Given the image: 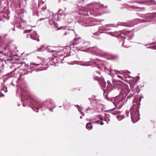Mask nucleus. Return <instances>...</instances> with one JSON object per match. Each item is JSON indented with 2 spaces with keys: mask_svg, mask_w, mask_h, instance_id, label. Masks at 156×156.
I'll use <instances>...</instances> for the list:
<instances>
[{
  "mask_svg": "<svg viewBox=\"0 0 156 156\" xmlns=\"http://www.w3.org/2000/svg\"><path fill=\"white\" fill-rule=\"evenodd\" d=\"M139 106L137 104L133 105L131 109V117L133 122H136L138 120V115L139 114L138 109Z\"/></svg>",
  "mask_w": 156,
  "mask_h": 156,
  "instance_id": "nucleus-1",
  "label": "nucleus"
},
{
  "mask_svg": "<svg viewBox=\"0 0 156 156\" xmlns=\"http://www.w3.org/2000/svg\"><path fill=\"white\" fill-rule=\"evenodd\" d=\"M24 91L25 93L23 92V91H22L21 95H22V101H23L24 99H27L28 100H30V102L32 103V99L30 96L29 95L27 92H26L25 90Z\"/></svg>",
  "mask_w": 156,
  "mask_h": 156,
  "instance_id": "nucleus-2",
  "label": "nucleus"
},
{
  "mask_svg": "<svg viewBox=\"0 0 156 156\" xmlns=\"http://www.w3.org/2000/svg\"><path fill=\"white\" fill-rule=\"evenodd\" d=\"M38 8L42 11H44L46 9V5L44 2L42 0L39 1Z\"/></svg>",
  "mask_w": 156,
  "mask_h": 156,
  "instance_id": "nucleus-3",
  "label": "nucleus"
},
{
  "mask_svg": "<svg viewBox=\"0 0 156 156\" xmlns=\"http://www.w3.org/2000/svg\"><path fill=\"white\" fill-rule=\"evenodd\" d=\"M83 42V41L80 38H74L71 43V45H76L79 43Z\"/></svg>",
  "mask_w": 156,
  "mask_h": 156,
  "instance_id": "nucleus-4",
  "label": "nucleus"
},
{
  "mask_svg": "<svg viewBox=\"0 0 156 156\" xmlns=\"http://www.w3.org/2000/svg\"><path fill=\"white\" fill-rule=\"evenodd\" d=\"M20 67H21L20 70H25L27 69V68L29 67V66L28 65L26 64V63L23 62H22L21 63H20Z\"/></svg>",
  "mask_w": 156,
  "mask_h": 156,
  "instance_id": "nucleus-5",
  "label": "nucleus"
},
{
  "mask_svg": "<svg viewBox=\"0 0 156 156\" xmlns=\"http://www.w3.org/2000/svg\"><path fill=\"white\" fill-rule=\"evenodd\" d=\"M42 14L45 15V17L40 19L39 20H40L41 21L42 20H44L49 18L50 15L48 11L47 10H46L45 12H43Z\"/></svg>",
  "mask_w": 156,
  "mask_h": 156,
  "instance_id": "nucleus-6",
  "label": "nucleus"
},
{
  "mask_svg": "<svg viewBox=\"0 0 156 156\" xmlns=\"http://www.w3.org/2000/svg\"><path fill=\"white\" fill-rule=\"evenodd\" d=\"M92 123V122H89L87 123L86 125V127L89 130L91 129L92 128V127L91 124Z\"/></svg>",
  "mask_w": 156,
  "mask_h": 156,
  "instance_id": "nucleus-7",
  "label": "nucleus"
},
{
  "mask_svg": "<svg viewBox=\"0 0 156 156\" xmlns=\"http://www.w3.org/2000/svg\"><path fill=\"white\" fill-rule=\"evenodd\" d=\"M74 34V30H69L65 32V35H66L69 34L72 35L73 34Z\"/></svg>",
  "mask_w": 156,
  "mask_h": 156,
  "instance_id": "nucleus-8",
  "label": "nucleus"
},
{
  "mask_svg": "<svg viewBox=\"0 0 156 156\" xmlns=\"http://www.w3.org/2000/svg\"><path fill=\"white\" fill-rule=\"evenodd\" d=\"M97 80L99 81V82L101 81V83L102 85H103L105 84L104 79H96Z\"/></svg>",
  "mask_w": 156,
  "mask_h": 156,
  "instance_id": "nucleus-9",
  "label": "nucleus"
},
{
  "mask_svg": "<svg viewBox=\"0 0 156 156\" xmlns=\"http://www.w3.org/2000/svg\"><path fill=\"white\" fill-rule=\"evenodd\" d=\"M60 52H58L56 54H55L54 55V57H55L56 58V59H57V58H58L59 56H60L62 55H60Z\"/></svg>",
  "mask_w": 156,
  "mask_h": 156,
  "instance_id": "nucleus-10",
  "label": "nucleus"
},
{
  "mask_svg": "<svg viewBox=\"0 0 156 156\" xmlns=\"http://www.w3.org/2000/svg\"><path fill=\"white\" fill-rule=\"evenodd\" d=\"M45 49V47L44 45H42L40 48H39L37 50V51H41L42 50H43Z\"/></svg>",
  "mask_w": 156,
  "mask_h": 156,
  "instance_id": "nucleus-11",
  "label": "nucleus"
},
{
  "mask_svg": "<svg viewBox=\"0 0 156 156\" xmlns=\"http://www.w3.org/2000/svg\"><path fill=\"white\" fill-rule=\"evenodd\" d=\"M38 12L37 10H36L33 13V15L34 16H38Z\"/></svg>",
  "mask_w": 156,
  "mask_h": 156,
  "instance_id": "nucleus-12",
  "label": "nucleus"
},
{
  "mask_svg": "<svg viewBox=\"0 0 156 156\" xmlns=\"http://www.w3.org/2000/svg\"><path fill=\"white\" fill-rule=\"evenodd\" d=\"M31 31V30H26L24 31V33H29Z\"/></svg>",
  "mask_w": 156,
  "mask_h": 156,
  "instance_id": "nucleus-13",
  "label": "nucleus"
},
{
  "mask_svg": "<svg viewBox=\"0 0 156 156\" xmlns=\"http://www.w3.org/2000/svg\"><path fill=\"white\" fill-rule=\"evenodd\" d=\"M113 82H114V84H119V82H121V83H122L123 82H121V81H118V82H117V83H115V82H116V81H115L114 80H113Z\"/></svg>",
  "mask_w": 156,
  "mask_h": 156,
  "instance_id": "nucleus-14",
  "label": "nucleus"
},
{
  "mask_svg": "<svg viewBox=\"0 0 156 156\" xmlns=\"http://www.w3.org/2000/svg\"><path fill=\"white\" fill-rule=\"evenodd\" d=\"M128 76L129 78H135L134 77H133L131 76ZM136 78H140V77L138 76H137V77H136Z\"/></svg>",
  "mask_w": 156,
  "mask_h": 156,
  "instance_id": "nucleus-15",
  "label": "nucleus"
},
{
  "mask_svg": "<svg viewBox=\"0 0 156 156\" xmlns=\"http://www.w3.org/2000/svg\"><path fill=\"white\" fill-rule=\"evenodd\" d=\"M101 121L98 120L96 122L98 124H100Z\"/></svg>",
  "mask_w": 156,
  "mask_h": 156,
  "instance_id": "nucleus-16",
  "label": "nucleus"
},
{
  "mask_svg": "<svg viewBox=\"0 0 156 156\" xmlns=\"http://www.w3.org/2000/svg\"><path fill=\"white\" fill-rule=\"evenodd\" d=\"M147 16H152V17H151L150 18H153V16H151V14H147Z\"/></svg>",
  "mask_w": 156,
  "mask_h": 156,
  "instance_id": "nucleus-17",
  "label": "nucleus"
},
{
  "mask_svg": "<svg viewBox=\"0 0 156 156\" xmlns=\"http://www.w3.org/2000/svg\"><path fill=\"white\" fill-rule=\"evenodd\" d=\"M103 124H104L103 122L102 121H101L100 124L102 125H103Z\"/></svg>",
  "mask_w": 156,
  "mask_h": 156,
  "instance_id": "nucleus-18",
  "label": "nucleus"
},
{
  "mask_svg": "<svg viewBox=\"0 0 156 156\" xmlns=\"http://www.w3.org/2000/svg\"><path fill=\"white\" fill-rule=\"evenodd\" d=\"M49 110H50V111L52 112H53V108H50Z\"/></svg>",
  "mask_w": 156,
  "mask_h": 156,
  "instance_id": "nucleus-19",
  "label": "nucleus"
},
{
  "mask_svg": "<svg viewBox=\"0 0 156 156\" xmlns=\"http://www.w3.org/2000/svg\"><path fill=\"white\" fill-rule=\"evenodd\" d=\"M127 76V75H125L124 78H126L128 77L127 76Z\"/></svg>",
  "mask_w": 156,
  "mask_h": 156,
  "instance_id": "nucleus-20",
  "label": "nucleus"
},
{
  "mask_svg": "<svg viewBox=\"0 0 156 156\" xmlns=\"http://www.w3.org/2000/svg\"><path fill=\"white\" fill-rule=\"evenodd\" d=\"M25 74V73H23V74H22V73H21V75H24Z\"/></svg>",
  "mask_w": 156,
  "mask_h": 156,
  "instance_id": "nucleus-21",
  "label": "nucleus"
},
{
  "mask_svg": "<svg viewBox=\"0 0 156 156\" xmlns=\"http://www.w3.org/2000/svg\"><path fill=\"white\" fill-rule=\"evenodd\" d=\"M34 64L35 65H39V64Z\"/></svg>",
  "mask_w": 156,
  "mask_h": 156,
  "instance_id": "nucleus-22",
  "label": "nucleus"
},
{
  "mask_svg": "<svg viewBox=\"0 0 156 156\" xmlns=\"http://www.w3.org/2000/svg\"><path fill=\"white\" fill-rule=\"evenodd\" d=\"M83 42H82V43H82V47H83Z\"/></svg>",
  "mask_w": 156,
  "mask_h": 156,
  "instance_id": "nucleus-23",
  "label": "nucleus"
},
{
  "mask_svg": "<svg viewBox=\"0 0 156 156\" xmlns=\"http://www.w3.org/2000/svg\"><path fill=\"white\" fill-rule=\"evenodd\" d=\"M142 9H144V8H141Z\"/></svg>",
  "mask_w": 156,
  "mask_h": 156,
  "instance_id": "nucleus-24",
  "label": "nucleus"
},
{
  "mask_svg": "<svg viewBox=\"0 0 156 156\" xmlns=\"http://www.w3.org/2000/svg\"><path fill=\"white\" fill-rule=\"evenodd\" d=\"M23 106H24V104H23Z\"/></svg>",
  "mask_w": 156,
  "mask_h": 156,
  "instance_id": "nucleus-25",
  "label": "nucleus"
},
{
  "mask_svg": "<svg viewBox=\"0 0 156 156\" xmlns=\"http://www.w3.org/2000/svg\"><path fill=\"white\" fill-rule=\"evenodd\" d=\"M37 105L38 104V103H37Z\"/></svg>",
  "mask_w": 156,
  "mask_h": 156,
  "instance_id": "nucleus-26",
  "label": "nucleus"
},
{
  "mask_svg": "<svg viewBox=\"0 0 156 156\" xmlns=\"http://www.w3.org/2000/svg\"><path fill=\"white\" fill-rule=\"evenodd\" d=\"M119 77H120V76H119Z\"/></svg>",
  "mask_w": 156,
  "mask_h": 156,
  "instance_id": "nucleus-27",
  "label": "nucleus"
},
{
  "mask_svg": "<svg viewBox=\"0 0 156 156\" xmlns=\"http://www.w3.org/2000/svg\"><path fill=\"white\" fill-rule=\"evenodd\" d=\"M154 14H156V13H154Z\"/></svg>",
  "mask_w": 156,
  "mask_h": 156,
  "instance_id": "nucleus-28",
  "label": "nucleus"
}]
</instances>
